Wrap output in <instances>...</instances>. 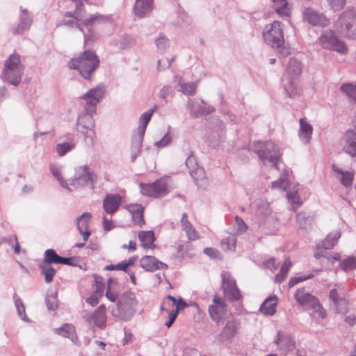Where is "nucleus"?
<instances>
[{
	"label": "nucleus",
	"instance_id": "1",
	"mask_svg": "<svg viewBox=\"0 0 356 356\" xmlns=\"http://www.w3.org/2000/svg\"><path fill=\"white\" fill-rule=\"evenodd\" d=\"M302 63L295 58H290L287 64L282 84L286 94L290 97H295L301 93L298 78L302 73Z\"/></svg>",
	"mask_w": 356,
	"mask_h": 356
},
{
	"label": "nucleus",
	"instance_id": "2",
	"mask_svg": "<svg viewBox=\"0 0 356 356\" xmlns=\"http://www.w3.org/2000/svg\"><path fill=\"white\" fill-rule=\"evenodd\" d=\"M253 148L264 165L279 169L280 154L278 147L273 142L257 141L254 143Z\"/></svg>",
	"mask_w": 356,
	"mask_h": 356
},
{
	"label": "nucleus",
	"instance_id": "3",
	"mask_svg": "<svg viewBox=\"0 0 356 356\" xmlns=\"http://www.w3.org/2000/svg\"><path fill=\"white\" fill-rule=\"evenodd\" d=\"M136 302L135 294L133 292L127 291L120 296L118 302L116 307L112 309L111 313L113 316L127 321L135 313L134 306Z\"/></svg>",
	"mask_w": 356,
	"mask_h": 356
},
{
	"label": "nucleus",
	"instance_id": "4",
	"mask_svg": "<svg viewBox=\"0 0 356 356\" xmlns=\"http://www.w3.org/2000/svg\"><path fill=\"white\" fill-rule=\"evenodd\" d=\"M294 298L305 309L312 310L311 316L315 318L323 319L326 317V312L320 305L318 300L303 289H298Z\"/></svg>",
	"mask_w": 356,
	"mask_h": 356
},
{
	"label": "nucleus",
	"instance_id": "5",
	"mask_svg": "<svg viewBox=\"0 0 356 356\" xmlns=\"http://www.w3.org/2000/svg\"><path fill=\"white\" fill-rule=\"evenodd\" d=\"M334 26L338 33L346 37L356 35V15L355 11L347 10L344 11L334 22Z\"/></svg>",
	"mask_w": 356,
	"mask_h": 356
},
{
	"label": "nucleus",
	"instance_id": "6",
	"mask_svg": "<svg viewBox=\"0 0 356 356\" xmlns=\"http://www.w3.org/2000/svg\"><path fill=\"white\" fill-rule=\"evenodd\" d=\"M263 37L266 44L273 48H280L284 44L282 25L279 21H274L266 25Z\"/></svg>",
	"mask_w": 356,
	"mask_h": 356
},
{
	"label": "nucleus",
	"instance_id": "7",
	"mask_svg": "<svg viewBox=\"0 0 356 356\" xmlns=\"http://www.w3.org/2000/svg\"><path fill=\"white\" fill-rule=\"evenodd\" d=\"M23 69L20 64L19 56L11 55L6 61L3 76L6 81L11 84H19L22 75Z\"/></svg>",
	"mask_w": 356,
	"mask_h": 356
},
{
	"label": "nucleus",
	"instance_id": "8",
	"mask_svg": "<svg viewBox=\"0 0 356 356\" xmlns=\"http://www.w3.org/2000/svg\"><path fill=\"white\" fill-rule=\"evenodd\" d=\"M318 44L323 49L345 54L348 48L343 41L339 39L334 31L328 29L323 31L318 38Z\"/></svg>",
	"mask_w": 356,
	"mask_h": 356
},
{
	"label": "nucleus",
	"instance_id": "9",
	"mask_svg": "<svg viewBox=\"0 0 356 356\" xmlns=\"http://www.w3.org/2000/svg\"><path fill=\"white\" fill-rule=\"evenodd\" d=\"M302 19L314 26L327 27L330 24V20L326 15L312 7L302 8Z\"/></svg>",
	"mask_w": 356,
	"mask_h": 356
},
{
	"label": "nucleus",
	"instance_id": "10",
	"mask_svg": "<svg viewBox=\"0 0 356 356\" xmlns=\"http://www.w3.org/2000/svg\"><path fill=\"white\" fill-rule=\"evenodd\" d=\"M222 287L225 296L230 300H238L241 298L239 289L236 286V280L228 272H223L221 275Z\"/></svg>",
	"mask_w": 356,
	"mask_h": 356
},
{
	"label": "nucleus",
	"instance_id": "11",
	"mask_svg": "<svg viewBox=\"0 0 356 356\" xmlns=\"http://www.w3.org/2000/svg\"><path fill=\"white\" fill-rule=\"evenodd\" d=\"M141 193L152 197H160L168 193V186L163 179L156 180L152 184H140Z\"/></svg>",
	"mask_w": 356,
	"mask_h": 356
},
{
	"label": "nucleus",
	"instance_id": "12",
	"mask_svg": "<svg viewBox=\"0 0 356 356\" xmlns=\"http://www.w3.org/2000/svg\"><path fill=\"white\" fill-rule=\"evenodd\" d=\"M71 69L76 70L85 79L89 78V51L86 50L79 57L72 58L68 63Z\"/></svg>",
	"mask_w": 356,
	"mask_h": 356
},
{
	"label": "nucleus",
	"instance_id": "13",
	"mask_svg": "<svg viewBox=\"0 0 356 356\" xmlns=\"http://www.w3.org/2000/svg\"><path fill=\"white\" fill-rule=\"evenodd\" d=\"M227 306L223 299L216 295L213 298V304L209 307V313L213 321L219 322L227 313Z\"/></svg>",
	"mask_w": 356,
	"mask_h": 356
},
{
	"label": "nucleus",
	"instance_id": "14",
	"mask_svg": "<svg viewBox=\"0 0 356 356\" xmlns=\"http://www.w3.org/2000/svg\"><path fill=\"white\" fill-rule=\"evenodd\" d=\"M240 327L241 323L239 321L236 319L229 320L218 334V340L220 343L225 341L231 342L238 334Z\"/></svg>",
	"mask_w": 356,
	"mask_h": 356
},
{
	"label": "nucleus",
	"instance_id": "15",
	"mask_svg": "<svg viewBox=\"0 0 356 356\" xmlns=\"http://www.w3.org/2000/svg\"><path fill=\"white\" fill-rule=\"evenodd\" d=\"M277 348L285 353L293 351L296 348V343L293 337L286 332L278 331L274 339Z\"/></svg>",
	"mask_w": 356,
	"mask_h": 356
},
{
	"label": "nucleus",
	"instance_id": "16",
	"mask_svg": "<svg viewBox=\"0 0 356 356\" xmlns=\"http://www.w3.org/2000/svg\"><path fill=\"white\" fill-rule=\"evenodd\" d=\"M89 20L88 19H83V15L79 10H76L74 15L70 13H66L64 16V19L60 22V25H63L69 27L77 26L81 31L83 28L81 26H88Z\"/></svg>",
	"mask_w": 356,
	"mask_h": 356
},
{
	"label": "nucleus",
	"instance_id": "17",
	"mask_svg": "<svg viewBox=\"0 0 356 356\" xmlns=\"http://www.w3.org/2000/svg\"><path fill=\"white\" fill-rule=\"evenodd\" d=\"M343 151L349 156H356V132L348 130L341 138Z\"/></svg>",
	"mask_w": 356,
	"mask_h": 356
},
{
	"label": "nucleus",
	"instance_id": "18",
	"mask_svg": "<svg viewBox=\"0 0 356 356\" xmlns=\"http://www.w3.org/2000/svg\"><path fill=\"white\" fill-rule=\"evenodd\" d=\"M140 266L146 271L153 272L156 270H165L168 265L158 260L154 256L146 255L140 260Z\"/></svg>",
	"mask_w": 356,
	"mask_h": 356
},
{
	"label": "nucleus",
	"instance_id": "19",
	"mask_svg": "<svg viewBox=\"0 0 356 356\" xmlns=\"http://www.w3.org/2000/svg\"><path fill=\"white\" fill-rule=\"evenodd\" d=\"M174 83L177 91L186 95H193L196 92L198 81L186 82L181 76H175Z\"/></svg>",
	"mask_w": 356,
	"mask_h": 356
},
{
	"label": "nucleus",
	"instance_id": "20",
	"mask_svg": "<svg viewBox=\"0 0 356 356\" xmlns=\"http://www.w3.org/2000/svg\"><path fill=\"white\" fill-rule=\"evenodd\" d=\"M153 8L154 0H136L134 13L136 17L143 18L152 11Z\"/></svg>",
	"mask_w": 356,
	"mask_h": 356
},
{
	"label": "nucleus",
	"instance_id": "21",
	"mask_svg": "<svg viewBox=\"0 0 356 356\" xmlns=\"http://www.w3.org/2000/svg\"><path fill=\"white\" fill-rule=\"evenodd\" d=\"M89 180V170L87 166H81L76 168L74 178L70 181V185L74 187L84 186L88 184Z\"/></svg>",
	"mask_w": 356,
	"mask_h": 356
},
{
	"label": "nucleus",
	"instance_id": "22",
	"mask_svg": "<svg viewBox=\"0 0 356 356\" xmlns=\"http://www.w3.org/2000/svg\"><path fill=\"white\" fill-rule=\"evenodd\" d=\"M181 229L185 232L190 241H195L200 238V234L187 218V213H184L180 220Z\"/></svg>",
	"mask_w": 356,
	"mask_h": 356
},
{
	"label": "nucleus",
	"instance_id": "23",
	"mask_svg": "<svg viewBox=\"0 0 356 356\" xmlns=\"http://www.w3.org/2000/svg\"><path fill=\"white\" fill-rule=\"evenodd\" d=\"M122 197L120 195H107L103 201V206L107 213L113 214L115 213L120 203Z\"/></svg>",
	"mask_w": 356,
	"mask_h": 356
},
{
	"label": "nucleus",
	"instance_id": "24",
	"mask_svg": "<svg viewBox=\"0 0 356 356\" xmlns=\"http://www.w3.org/2000/svg\"><path fill=\"white\" fill-rule=\"evenodd\" d=\"M77 229L80 234L83 236L84 242L82 243H77L76 246L81 248L87 241L89 236V214L84 213L77 220Z\"/></svg>",
	"mask_w": 356,
	"mask_h": 356
},
{
	"label": "nucleus",
	"instance_id": "25",
	"mask_svg": "<svg viewBox=\"0 0 356 356\" xmlns=\"http://www.w3.org/2000/svg\"><path fill=\"white\" fill-rule=\"evenodd\" d=\"M332 169L335 172L336 177L343 186L348 187L353 184L354 179L353 172L343 170L335 165L332 166Z\"/></svg>",
	"mask_w": 356,
	"mask_h": 356
},
{
	"label": "nucleus",
	"instance_id": "26",
	"mask_svg": "<svg viewBox=\"0 0 356 356\" xmlns=\"http://www.w3.org/2000/svg\"><path fill=\"white\" fill-rule=\"evenodd\" d=\"M276 13L281 17H290L292 7L286 0H270Z\"/></svg>",
	"mask_w": 356,
	"mask_h": 356
},
{
	"label": "nucleus",
	"instance_id": "27",
	"mask_svg": "<svg viewBox=\"0 0 356 356\" xmlns=\"http://www.w3.org/2000/svg\"><path fill=\"white\" fill-rule=\"evenodd\" d=\"M313 134V127L312 124L305 118L300 120V129L298 136L300 140L304 143H308Z\"/></svg>",
	"mask_w": 356,
	"mask_h": 356
},
{
	"label": "nucleus",
	"instance_id": "28",
	"mask_svg": "<svg viewBox=\"0 0 356 356\" xmlns=\"http://www.w3.org/2000/svg\"><path fill=\"white\" fill-rule=\"evenodd\" d=\"M214 111V108L203 101H194L191 103V112L195 116L204 115Z\"/></svg>",
	"mask_w": 356,
	"mask_h": 356
},
{
	"label": "nucleus",
	"instance_id": "29",
	"mask_svg": "<svg viewBox=\"0 0 356 356\" xmlns=\"http://www.w3.org/2000/svg\"><path fill=\"white\" fill-rule=\"evenodd\" d=\"M95 282V293L90 296V305H94L99 302V299L103 296L104 291V279L97 275H93Z\"/></svg>",
	"mask_w": 356,
	"mask_h": 356
},
{
	"label": "nucleus",
	"instance_id": "30",
	"mask_svg": "<svg viewBox=\"0 0 356 356\" xmlns=\"http://www.w3.org/2000/svg\"><path fill=\"white\" fill-rule=\"evenodd\" d=\"M106 95L105 86L102 84L98 85L97 87L90 89V106H95L101 102ZM95 110H92L90 107V115Z\"/></svg>",
	"mask_w": 356,
	"mask_h": 356
},
{
	"label": "nucleus",
	"instance_id": "31",
	"mask_svg": "<svg viewBox=\"0 0 356 356\" xmlns=\"http://www.w3.org/2000/svg\"><path fill=\"white\" fill-rule=\"evenodd\" d=\"M278 298L276 296L267 298L260 307V311L266 315H273L276 312Z\"/></svg>",
	"mask_w": 356,
	"mask_h": 356
},
{
	"label": "nucleus",
	"instance_id": "32",
	"mask_svg": "<svg viewBox=\"0 0 356 356\" xmlns=\"http://www.w3.org/2000/svg\"><path fill=\"white\" fill-rule=\"evenodd\" d=\"M138 238L140 241L141 245L145 249H154L156 248L154 244L155 236L153 231H140L138 233Z\"/></svg>",
	"mask_w": 356,
	"mask_h": 356
},
{
	"label": "nucleus",
	"instance_id": "33",
	"mask_svg": "<svg viewBox=\"0 0 356 356\" xmlns=\"http://www.w3.org/2000/svg\"><path fill=\"white\" fill-rule=\"evenodd\" d=\"M288 176L289 171L284 170L280 177L271 183V188L281 192L287 191L291 187V184L289 181Z\"/></svg>",
	"mask_w": 356,
	"mask_h": 356
},
{
	"label": "nucleus",
	"instance_id": "34",
	"mask_svg": "<svg viewBox=\"0 0 356 356\" xmlns=\"http://www.w3.org/2000/svg\"><path fill=\"white\" fill-rule=\"evenodd\" d=\"M155 111V108L149 109L145 112H144L139 118L138 127L134 131V134H136L140 136H143L145 134L146 127L151 120V118L153 113Z\"/></svg>",
	"mask_w": 356,
	"mask_h": 356
},
{
	"label": "nucleus",
	"instance_id": "35",
	"mask_svg": "<svg viewBox=\"0 0 356 356\" xmlns=\"http://www.w3.org/2000/svg\"><path fill=\"white\" fill-rule=\"evenodd\" d=\"M143 136L134 134L130 147L131 161H134L141 152Z\"/></svg>",
	"mask_w": 356,
	"mask_h": 356
},
{
	"label": "nucleus",
	"instance_id": "36",
	"mask_svg": "<svg viewBox=\"0 0 356 356\" xmlns=\"http://www.w3.org/2000/svg\"><path fill=\"white\" fill-rule=\"evenodd\" d=\"M56 333L70 339L72 342H77V336L76 334L75 328L73 325L70 323H65L62 325L59 328L56 330Z\"/></svg>",
	"mask_w": 356,
	"mask_h": 356
},
{
	"label": "nucleus",
	"instance_id": "37",
	"mask_svg": "<svg viewBox=\"0 0 356 356\" xmlns=\"http://www.w3.org/2000/svg\"><path fill=\"white\" fill-rule=\"evenodd\" d=\"M93 323L97 327L103 328L106 326V307L101 305L93 313L92 317Z\"/></svg>",
	"mask_w": 356,
	"mask_h": 356
},
{
	"label": "nucleus",
	"instance_id": "38",
	"mask_svg": "<svg viewBox=\"0 0 356 356\" xmlns=\"http://www.w3.org/2000/svg\"><path fill=\"white\" fill-rule=\"evenodd\" d=\"M119 287L116 282L109 279L107 282L106 290L105 293L106 298L111 302H115L119 300Z\"/></svg>",
	"mask_w": 356,
	"mask_h": 356
},
{
	"label": "nucleus",
	"instance_id": "39",
	"mask_svg": "<svg viewBox=\"0 0 356 356\" xmlns=\"http://www.w3.org/2000/svg\"><path fill=\"white\" fill-rule=\"evenodd\" d=\"M341 237V232L334 230L327 234L323 241V247L325 250L332 249L337 243Z\"/></svg>",
	"mask_w": 356,
	"mask_h": 356
},
{
	"label": "nucleus",
	"instance_id": "40",
	"mask_svg": "<svg viewBox=\"0 0 356 356\" xmlns=\"http://www.w3.org/2000/svg\"><path fill=\"white\" fill-rule=\"evenodd\" d=\"M168 301L172 302V307H175L173 311L178 312L179 309L186 307L187 306L186 303L182 299L177 300L175 297L168 295L163 299L160 306L161 310L165 309V305L168 304Z\"/></svg>",
	"mask_w": 356,
	"mask_h": 356
},
{
	"label": "nucleus",
	"instance_id": "41",
	"mask_svg": "<svg viewBox=\"0 0 356 356\" xmlns=\"http://www.w3.org/2000/svg\"><path fill=\"white\" fill-rule=\"evenodd\" d=\"M341 90L347 96L349 102L356 103V85L344 83L341 86Z\"/></svg>",
	"mask_w": 356,
	"mask_h": 356
},
{
	"label": "nucleus",
	"instance_id": "42",
	"mask_svg": "<svg viewBox=\"0 0 356 356\" xmlns=\"http://www.w3.org/2000/svg\"><path fill=\"white\" fill-rule=\"evenodd\" d=\"M60 256L54 250L47 249L44 254V260L42 264L50 266L51 264H59Z\"/></svg>",
	"mask_w": 356,
	"mask_h": 356
},
{
	"label": "nucleus",
	"instance_id": "43",
	"mask_svg": "<svg viewBox=\"0 0 356 356\" xmlns=\"http://www.w3.org/2000/svg\"><path fill=\"white\" fill-rule=\"evenodd\" d=\"M225 138V131L223 129L213 130L209 136L211 145L215 146L222 142Z\"/></svg>",
	"mask_w": 356,
	"mask_h": 356
},
{
	"label": "nucleus",
	"instance_id": "44",
	"mask_svg": "<svg viewBox=\"0 0 356 356\" xmlns=\"http://www.w3.org/2000/svg\"><path fill=\"white\" fill-rule=\"evenodd\" d=\"M291 266V261L289 259H286L284 261L280 273L275 277V280L276 282L281 283L284 280V279L288 275Z\"/></svg>",
	"mask_w": 356,
	"mask_h": 356
},
{
	"label": "nucleus",
	"instance_id": "45",
	"mask_svg": "<svg viewBox=\"0 0 356 356\" xmlns=\"http://www.w3.org/2000/svg\"><path fill=\"white\" fill-rule=\"evenodd\" d=\"M236 237L235 235H231L224 238L221 241V247L224 250L235 251L236 245Z\"/></svg>",
	"mask_w": 356,
	"mask_h": 356
},
{
	"label": "nucleus",
	"instance_id": "46",
	"mask_svg": "<svg viewBox=\"0 0 356 356\" xmlns=\"http://www.w3.org/2000/svg\"><path fill=\"white\" fill-rule=\"evenodd\" d=\"M40 268L42 271V274L44 276L45 282L47 283L51 282L56 275V270L51 266L43 264L40 265Z\"/></svg>",
	"mask_w": 356,
	"mask_h": 356
},
{
	"label": "nucleus",
	"instance_id": "47",
	"mask_svg": "<svg viewBox=\"0 0 356 356\" xmlns=\"http://www.w3.org/2000/svg\"><path fill=\"white\" fill-rule=\"evenodd\" d=\"M286 194V197L291 204L293 205H300L302 202L300 197L298 195V190L294 187L293 188H289Z\"/></svg>",
	"mask_w": 356,
	"mask_h": 356
},
{
	"label": "nucleus",
	"instance_id": "48",
	"mask_svg": "<svg viewBox=\"0 0 356 356\" xmlns=\"http://www.w3.org/2000/svg\"><path fill=\"white\" fill-rule=\"evenodd\" d=\"M155 42L158 49L160 51H165L169 47L168 39L162 33L160 34L159 37L156 39Z\"/></svg>",
	"mask_w": 356,
	"mask_h": 356
},
{
	"label": "nucleus",
	"instance_id": "49",
	"mask_svg": "<svg viewBox=\"0 0 356 356\" xmlns=\"http://www.w3.org/2000/svg\"><path fill=\"white\" fill-rule=\"evenodd\" d=\"M341 268L344 270L356 269V257H350L344 259L341 264Z\"/></svg>",
	"mask_w": 356,
	"mask_h": 356
},
{
	"label": "nucleus",
	"instance_id": "50",
	"mask_svg": "<svg viewBox=\"0 0 356 356\" xmlns=\"http://www.w3.org/2000/svg\"><path fill=\"white\" fill-rule=\"evenodd\" d=\"M31 25V19L28 17H24L18 26L13 30L14 34H21L24 31L29 29Z\"/></svg>",
	"mask_w": 356,
	"mask_h": 356
},
{
	"label": "nucleus",
	"instance_id": "51",
	"mask_svg": "<svg viewBox=\"0 0 356 356\" xmlns=\"http://www.w3.org/2000/svg\"><path fill=\"white\" fill-rule=\"evenodd\" d=\"M348 301L342 298L339 299L337 304L333 305L332 307L339 313L344 314L348 311Z\"/></svg>",
	"mask_w": 356,
	"mask_h": 356
},
{
	"label": "nucleus",
	"instance_id": "52",
	"mask_svg": "<svg viewBox=\"0 0 356 356\" xmlns=\"http://www.w3.org/2000/svg\"><path fill=\"white\" fill-rule=\"evenodd\" d=\"M333 11H339L343 8L346 0H325Z\"/></svg>",
	"mask_w": 356,
	"mask_h": 356
},
{
	"label": "nucleus",
	"instance_id": "53",
	"mask_svg": "<svg viewBox=\"0 0 356 356\" xmlns=\"http://www.w3.org/2000/svg\"><path fill=\"white\" fill-rule=\"evenodd\" d=\"M235 229H236V234H241L244 233L247 229L248 226L243 219L239 218L238 216L235 217Z\"/></svg>",
	"mask_w": 356,
	"mask_h": 356
},
{
	"label": "nucleus",
	"instance_id": "54",
	"mask_svg": "<svg viewBox=\"0 0 356 356\" xmlns=\"http://www.w3.org/2000/svg\"><path fill=\"white\" fill-rule=\"evenodd\" d=\"M74 148V145L71 144V143H60V144H58L56 145V152L60 156H63L65 155L67 152H68L69 151H70L71 149H72Z\"/></svg>",
	"mask_w": 356,
	"mask_h": 356
},
{
	"label": "nucleus",
	"instance_id": "55",
	"mask_svg": "<svg viewBox=\"0 0 356 356\" xmlns=\"http://www.w3.org/2000/svg\"><path fill=\"white\" fill-rule=\"evenodd\" d=\"M46 303L49 309H56L58 307L57 295L56 293L48 295L46 298Z\"/></svg>",
	"mask_w": 356,
	"mask_h": 356
},
{
	"label": "nucleus",
	"instance_id": "56",
	"mask_svg": "<svg viewBox=\"0 0 356 356\" xmlns=\"http://www.w3.org/2000/svg\"><path fill=\"white\" fill-rule=\"evenodd\" d=\"M162 311H165L168 314L169 319L167 322L165 323V325L169 328L171 327L177 316V311H173V309H170V308L166 307Z\"/></svg>",
	"mask_w": 356,
	"mask_h": 356
},
{
	"label": "nucleus",
	"instance_id": "57",
	"mask_svg": "<svg viewBox=\"0 0 356 356\" xmlns=\"http://www.w3.org/2000/svg\"><path fill=\"white\" fill-rule=\"evenodd\" d=\"M51 171L53 175L57 179L63 187L67 188V183L64 181L60 170L56 167H51Z\"/></svg>",
	"mask_w": 356,
	"mask_h": 356
},
{
	"label": "nucleus",
	"instance_id": "58",
	"mask_svg": "<svg viewBox=\"0 0 356 356\" xmlns=\"http://www.w3.org/2000/svg\"><path fill=\"white\" fill-rule=\"evenodd\" d=\"M171 141L172 137L169 133H167L163 136V138L160 140L154 143V145L158 147H163L169 145L171 143Z\"/></svg>",
	"mask_w": 356,
	"mask_h": 356
},
{
	"label": "nucleus",
	"instance_id": "59",
	"mask_svg": "<svg viewBox=\"0 0 356 356\" xmlns=\"http://www.w3.org/2000/svg\"><path fill=\"white\" fill-rule=\"evenodd\" d=\"M313 277H314V275L308 274L307 275H303V276H299V277H293V278H291L290 280V281L289 282V287H293V286H295L298 283H299L300 282H302V281H305V280H307L308 279H310V278H312Z\"/></svg>",
	"mask_w": 356,
	"mask_h": 356
},
{
	"label": "nucleus",
	"instance_id": "60",
	"mask_svg": "<svg viewBox=\"0 0 356 356\" xmlns=\"http://www.w3.org/2000/svg\"><path fill=\"white\" fill-rule=\"evenodd\" d=\"M100 63V60L95 53L90 51V73L96 70Z\"/></svg>",
	"mask_w": 356,
	"mask_h": 356
},
{
	"label": "nucleus",
	"instance_id": "61",
	"mask_svg": "<svg viewBox=\"0 0 356 356\" xmlns=\"http://www.w3.org/2000/svg\"><path fill=\"white\" fill-rule=\"evenodd\" d=\"M104 270H126V264H124L123 261L118 264L113 265H107L104 267Z\"/></svg>",
	"mask_w": 356,
	"mask_h": 356
},
{
	"label": "nucleus",
	"instance_id": "62",
	"mask_svg": "<svg viewBox=\"0 0 356 356\" xmlns=\"http://www.w3.org/2000/svg\"><path fill=\"white\" fill-rule=\"evenodd\" d=\"M127 209L131 215L143 212V207L138 204H131L127 206Z\"/></svg>",
	"mask_w": 356,
	"mask_h": 356
},
{
	"label": "nucleus",
	"instance_id": "63",
	"mask_svg": "<svg viewBox=\"0 0 356 356\" xmlns=\"http://www.w3.org/2000/svg\"><path fill=\"white\" fill-rule=\"evenodd\" d=\"M15 304L19 316L22 317V316L25 314V307L22 300L19 298H17L15 300Z\"/></svg>",
	"mask_w": 356,
	"mask_h": 356
},
{
	"label": "nucleus",
	"instance_id": "64",
	"mask_svg": "<svg viewBox=\"0 0 356 356\" xmlns=\"http://www.w3.org/2000/svg\"><path fill=\"white\" fill-rule=\"evenodd\" d=\"M204 253L211 258H218L220 253L218 250L212 248H206L204 249Z\"/></svg>",
	"mask_w": 356,
	"mask_h": 356
}]
</instances>
